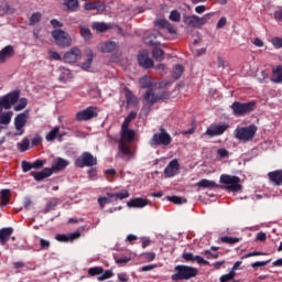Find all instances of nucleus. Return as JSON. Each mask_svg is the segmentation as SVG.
<instances>
[{
  "mask_svg": "<svg viewBox=\"0 0 282 282\" xmlns=\"http://www.w3.org/2000/svg\"><path fill=\"white\" fill-rule=\"evenodd\" d=\"M175 273L172 274V281H189V279H195L198 274V270L195 267H189L186 264H178L175 267Z\"/></svg>",
  "mask_w": 282,
  "mask_h": 282,
  "instance_id": "1",
  "label": "nucleus"
},
{
  "mask_svg": "<svg viewBox=\"0 0 282 282\" xmlns=\"http://www.w3.org/2000/svg\"><path fill=\"white\" fill-rule=\"evenodd\" d=\"M257 107V101H234L230 105V109L232 110V116L236 118H243V116H248V113H252L254 108Z\"/></svg>",
  "mask_w": 282,
  "mask_h": 282,
  "instance_id": "2",
  "label": "nucleus"
},
{
  "mask_svg": "<svg viewBox=\"0 0 282 282\" xmlns=\"http://www.w3.org/2000/svg\"><path fill=\"white\" fill-rule=\"evenodd\" d=\"M258 130L259 128L257 124L251 123L247 127H237L234 133L235 138L240 142H250L254 139V135H257Z\"/></svg>",
  "mask_w": 282,
  "mask_h": 282,
  "instance_id": "3",
  "label": "nucleus"
},
{
  "mask_svg": "<svg viewBox=\"0 0 282 282\" xmlns=\"http://www.w3.org/2000/svg\"><path fill=\"white\" fill-rule=\"evenodd\" d=\"M159 131L160 132H156L152 135L149 142L150 147H152L153 149H155V147H169V144L173 142V138L166 131V129L161 127Z\"/></svg>",
  "mask_w": 282,
  "mask_h": 282,
  "instance_id": "4",
  "label": "nucleus"
},
{
  "mask_svg": "<svg viewBox=\"0 0 282 282\" xmlns=\"http://www.w3.org/2000/svg\"><path fill=\"white\" fill-rule=\"evenodd\" d=\"M220 184H224L226 191H231V193H239L241 191V178L239 176L223 174L220 176Z\"/></svg>",
  "mask_w": 282,
  "mask_h": 282,
  "instance_id": "5",
  "label": "nucleus"
},
{
  "mask_svg": "<svg viewBox=\"0 0 282 282\" xmlns=\"http://www.w3.org/2000/svg\"><path fill=\"white\" fill-rule=\"evenodd\" d=\"M20 96L21 91L13 90L0 97V113L3 111V109H12V105H17Z\"/></svg>",
  "mask_w": 282,
  "mask_h": 282,
  "instance_id": "6",
  "label": "nucleus"
},
{
  "mask_svg": "<svg viewBox=\"0 0 282 282\" xmlns=\"http://www.w3.org/2000/svg\"><path fill=\"white\" fill-rule=\"evenodd\" d=\"M212 14L213 13H206L202 18L196 14L185 15L184 23H186V25H189L191 28H202L203 25H206V23H208V19H210Z\"/></svg>",
  "mask_w": 282,
  "mask_h": 282,
  "instance_id": "7",
  "label": "nucleus"
},
{
  "mask_svg": "<svg viewBox=\"0 0 282 282\" xmlns=\"http://www.w3.org/2000/svg\"><path fill=\"white\" fill-rule=\"evenodd\" d=\"M52 36L56 45H59V47H69V45H72V37L69 36V33L63 30H54L52 32Z\"/></svg>",
  "mask_w": 282,
  "mask_h": 282,
  "instance_id": "8",
  "label": "nucleus"
},
{
  "mask_svg": "<svg viewBox=\"0 0 282 282\" xmlns=\"http://www.w3.org/2000/svg\"><path fill=\"white\" fill-rule=\"evenodd\" d=\"M134 155L135 152L132 151L129 144L122 140H119L117 158H120V160H123L124 162H129Z\"/></svg>",
  "mask_w": 282,
  "mask_h": 282,
  "instance_id": "9",
  "label": "nucleus"
},
{
  "mask_svg": "<svg viewBox=\"0 0 282 282\" xmlns=\"http://www.w3.org/2000/svg\"><path fill=\"white\" fill-rule=\"evenodd\" d=\"M97 160L89 152H84L79 158L75 161V166L78 169H85V166H96Z\"/></svg>",
  "mask_w": 282,
  "mask_h": 282,
  "instance_id": "10",
  "label": "nucleus"
},
{
  "mask_svg": "<svg viewBox=\"0 0 282 282\" xmlns=\"http://www.w3.org/2000/svg\"><path fill=\"white\" fill-rule=\"evenodd\" d=\"M137 61L143 69H151L154 66L153 59L149 57V51L142 50L137 55Z\"/></svg>",
  "mask_w": 282,
  "mask_h": 282,
  "instance_id": "11",
  "label": "nucleus"
},
{
  "mask_svg": "<svg viewBox=\"0 0 282 282\" xmlns=\"http://www.w3.org/2000/svg\"><path fill=\"white\" fill-rule=\"evenodd\" d=\"M98 116V111L95 107L90 106L82 111L76 113V120L78 122H87V120H91V118H96Z\"/></svg>",
  "mask_w": 282,
  "mask_h": 282,
  "instance_id": "12",
  "label": "nucleus"
},
{
  "mask_svg": "<svg viewBox=\"0 0 282 282\" xmlns=\"http://www.w3.org/2000/svg\"><path fill=\"white\" fill-rule=\"evenodd\" d=\"M25 124H28V116L25 113H19L14 118V128L17 131L14 135H23L25 133Z\"/></svg>",
  "mask_w": 282,
  "mask_h": 282,
  "instance_id": "13",
  "label": "nucleus"
},
{
  "mask_svg": "<svg viewBox=\"0 0 282 282\" xmlns=\"http://www.w3.org/2000/svg\"><path fill=\"white\" fill-rule=\"evenodd\" d=\"M230 129V124L223 123V124H212L206 130V135H209V138H215L217 135H224L226 131Z\"/></svg>",
  "mask_w": 282,
  "mask_h": 282,
  "instance_id": "14",
  "label": "nucleus"
},
{
  "mask_svg": "<svg viewBox=\"0 0 282 282\" xmlns=\"http://www.w3.org/2000/svg\"><path fill=\"white\" fill-rule=\"evenodd\" d=\"M139 85L141 89H148L147 93L143 95V100H149L151 96H155V93H153V83L151 82V79H149V77H141L139 80Z\"/></svg>",
  "mask_w": 282,
  "mask_h": 282,
  "instance_id": "15",
  "label": "nucleus"
},
{
  "mask_svg": "<svg viewBox=\"0 0 282 282\" xmlns=\"http://www.w3.org/2000/svg\"><path fill=\"white\" fill-rule=\"evenodd\" d=\"M148 45H152V56L155 61L162 62L164 61V50L158 47L160 45H162V43L160 41H153V40H149Z\"/></svg>",
  "mask_w": 282,
  "mask_h": 282,
  "instance_id": "16",
  "label": "nucleus"
},
{
  "mask_svg": "<svg viewBox=\"0 0 282 282\" xmlns=\"http://www.w3.org/2000/svg\"><path fill=\"white\" fill-rule=\"evenodd\" d=\"M180 174V161L177 159H173L164 170L165 177H175V175Z\"/></svg>",
  "mask_w": 282,
  "mask_h": 282,
  "instance_id": "17",
  "label": "nucleus"
},
{
  "mask_svg": "<svg viewBox=\"0 0 282 282\" xmlns=\"http://www.w3.org/2000/svg\"><path fill=\"white\" fill-rule=\"evenodd\" d=\"M83 56V53L78 47H73L70 51L64 54V62L65 63H76L77 61H80V57Z\"/></svg>",
  "mask_w": 282,
  "mask_h": 282,
  "instance_id": "18",
  "label": "nucleus"
},
{
  "mask_svg": "<svg viewBox=\"0 0 282 282\" xmlns=\"http://www.w3.org/2000/svg\"><path fill=\"white\" fill-rule=\"evenodd\" d=\"M84 10L87 11H91V10H97V12H105V10H107V6L105 4V2L97 0V1H93V2H86L84 4Z\"/></svg>",
  "mask_w": 282,
  "mask_h": 282,
  "instance_id": "19",
  "label": "nucleus"
},
{
  "mask_svg": "<svg viewBox=\"0 0 282 282\" xmlns=\"http://www.w3.org/2000/svg\"><path fill=\"white\" fill-rule=\"evenodd\" d=\"M122 142H133L135 140V131L130 129L129 126H121V139Z\"/></svg>",
  "mask_w": 282,
  "mask_h": 282,
  "instance_id": "20",
  "label": "nucleus"
},
{
  "mask_svg": "<svg viewBox=\"0 0 282 282\" xmlns=\"http://www.w3.org/2000/svg\"><path fill=\"white\" fill-rule=\"evenodd\" d=\"M128 208H144L149 206V199L142 197H135L127 202Z\"/></svg>",
  "mask_w": 282,
  "mask_h": 282,
  "instance_id": "21",
  "label": "nucleus"
},
{
  "mask_svg": "<svg viewBox=\"0 0 282 282\" xmlns=\"http://www.w3.org/2000/svg\"><path fill=\"white\" fill-rule=\"evenodd\" d=\"M67 166H69V161L63 158H57L53 161L51 170L53 173H58V171H64Z\"/></svg>",
  "mask_w": 282,
  "mask_h": 282,
  "instance_id": "22",
  "label": "nucleus"
},
{
  "mask_svg": "<svg viewBox=\"0 0 282 282\" xmlns=\"http://www.w3.org/2000/svg\"><path fill=\"white\" fill-rule=\"evenodd\" d=\"M143 100L147 104L142 107L141 111L144 113V116H149V113H151L153 105H155L158 100H160V97H158L156 95H152L150 96V98Z\"/></svg>",
  "mask_w": 282,
  "mask_h": 282,
  "instance_id": "23",
  "label": "nucleus"
},
{
  "mask_svg": "<svg viewBox=\"0 0 282 282\" xmlns=\"http://www.w3.org/2000/svg\"><path fill=\"white\" fill-rule=\"evenodd\" d=\"M130 196L129 192L127 189H121L117 193H107V203L109 204V202H116L118 199L122 200V199H127Z\"/></svg>",
  "mask_w": 282,
  "mask_h": 282,
  "instance_id": "24",
  "label": "nucleus"
},
{
  "mask_svg": "<svg viewBox=\"0 0 282 282\" xmlns=\"http://www.w3.org/2000/svg\"><path fill=\"white\" fill-rule=\"evenodd\" d=\"M30 175L34 177L35 182H42L45 177H51V175H53V171L50 167H45L41 172H31Z\"/></svg>",
  "mask_w": 282,
  "mask_h": 282,
  "instance_id": "25",
  "label": "nucleus"
},
{
  "mask_svg": "<svg viewBox=\"0 0 282 282\" xmlns=\"http://www.w3.org/2000/svg\"><path fill=\"white\" fill-rule=\"evenodd\" d=\"M270 80L271 83H275V85H282V65L272 67V75Z\"/></svg>",
  "mask_w": 282,
  "mask_h": 282,
  "instance_id": "26",
  "label": "nucleus"
},
{
  "mask_svg": "<svg viewBox=\"0 0 282 282\" xmlns=\"http://www.w3.org/2000/svg\"><path fill=\"white\" fill-rule=\"evenodd\" d=\"M14 56V47L12 45H8L0 51V65L6 63L8 58H12Z\"/></svg>",
  "mask_w": 282,
  "mask_h": 282,
  "instance_id": "27",
  "label": "nucleus"
},
{
  "mask_svg": "<svg viewBox=\"0 0 282 282\" xmlns=\"http://www.w3.org/2000/svg\"><path fill=\"white\" fill-rule=\"evenodd\" d=\"M12 232L14 229L12 227H6L0 229V243L1 246H6L8 241H10V237H12Z\"/></svg>",
  "mask_w": 282,
  "mask_h": 282,
  "instance_id": "28",
  "label": "nucleus"
},
{
  "mask_svg": "<svg viewBox=\"0 0 282 282\" xmlns=\"http://www.w3.org/2000/svg\"><path fill=\"white\" fill-rule=\"evenodd\" d=\"M268 177L274 186H281L282 184V170H275L268 173Z\"/></svg>",
  "mask_w": 282,
  "mask_h": 282,
  "instance_id": "29",
  "label": "nucleus"
},
{
  "mask_svg": "<svg viewBox=\"0 0 282 282\" xmlns=\"http://www.w3.org/2000/svg\"><path fill=\"white\" fill-rule=\"evenodd\" d=\"M80 237V234L78 232H73L70 235H65V234H57L55 236L56 241H59L61 243H67V241H74V239H78Z\"/></svg>",
  "mask_w": 282,
  "mask_h": 282,
  "instance_id": "30",
  "label": "nucleus"
},
{
  "mask_svg": "<svg viewBox=\"0 0 282 282\" xmlns=\"http://www.w3.org/2000/svg\"><path fill=\"white\" fill-rule=\"evenodd\" d=\"M123 91H124V98H126L127 105H129V106L138 105V97H135V95H133V91H131L129 89V87L124 86Z\"/></svg>",
  "mask_w": 282,
  "mask_h": 282,
  "instance_id": "31",
  "label": "nucleus"
},
{
  "mask_svg": "<svg viewBox=\"0 0 282 282\" xmlns=\"http://www.w3.org/2000/svg\"><path fill=\"white\" fill-rule=\"evenodd\" d=\"M101 267H95L88 269V274L89 276H98L99 274H102L101 276L98 278V281H105L107 279V272Z\"/></svg>",
  "mask_w": 282,
  "mask_h": 282,
  "instance_id": "32",
  "label": "nucleus"
},
{
  "mask_svg": "<svg viewBox=\"0 0 282 282\" xmlns=\"http://www.w3.org/2000/svg\"><path fill=\"white\" fill-rule=\"evenodd\" d=\"M196 186H198V188H209V191H212V188H219V185L215 181H210L206 178L200 180L196 184Z\"/></svg>",
  "mask_w": 282,
  "mask_h": 282,
  "instance_id": "33",
  "label": "nucleus"
},
{
  "mask_svg": "<svg viewBox=\"0 0 282 282\" xmlns=\"http://www.w3.org/2000/svg\"><path fill=\"white\" fill-rule=\"evenodd\" d=\"M0 197H1V208H3V206H8L10 204V197H12V194L10 193V189H2L0 192Z\"/></svg>",
  "mask_w": 282,
  "mask_h": 282,
  "instance_id": "34",
  "label": "nucleus"
},
{
  "mask_svg": "<svg viewBox=\"0 0 282 282\" xmlns=\"http://www.w3.org/2000/svg\"><path fill=\"white\" fill-rule=\"evenodd\" d=\"M12 116H14L12 111L0 112V124H10Z\"/></svg>",
  "mask_w": 282,
  "mask_h": 282,
  "instance_id": "35",
  "label": "nucleus"
},
{
  "mask_svg": "<svg viewBox=\"0 0 282 282\" xmlns=\"http://www.w3.org/2000/svg\"><path fill=\"white\" fill-rule=\"evenodd\" d=\"M61 131V127L56 126L54 127L45 137L46 142H54L56 138H58V133Z\"/></svg>",
  "mask_w": 282,
  "mask_h": 282,
  "instance_id": "36",
  "label": "nucleus"
},
{
  "mask_svg": "<svg viewBox=\"0 0 282 282\" xmlns=\"http://www.w3.org/2000/svg\"><path fill=\"white\" fill-rule=\"evenodd\" d=\"M68 12H76L78 10V0H63Z\"/></svg>",
  "mask_w": 282,
  "mask_h": 282,
  "instance_id": "37",
  "label": "nucleus"
},
{
  "mask_svg": "<svg viewBox=\"0 0 282 282\" xmlns=\"http://www.w3.org/2000/svg\"><path fill=\"white\" fill-rule=\"evenodd\" d=\"M93 62H94V52L88 51V57L86 62L82 64V69H84L85 72H89V69L91 68Z\"/></svg>",
  "mask_w": 282,
  "mask_h": 282,
  "instance_id": "38",
  "label": "nucleus"
},
{
  "mask_svg": "<svg viewBox=\"0 0 282 282\" xmlns=\"http://www.w3.org/2000/svg\"><path fill=\"white\" fill-rule=\"evenodd\" d=\"M182 74H184V66H182L181 64H176L172 69V78H175V80H177V78L182 77Z\"/></svg>",
  "mask_w": 282,
  "mask_h": 282,
  "instance_id": "39",
  "label": "nucleus"
},
{
  "mask_svg": "<svg viewBox=\"0 0 282 282\" xmlns=\"http://www.w3.org/2000/svg\"><path fill=\"white\" fill-rule=\"evenodd\" d=\"M80 30V36L84 39V41H91V30L85 25L79 26Z\"/></svg>",
  "mask_w": 282,
  "mask_h": 282,
  "instance_id": "40",
  "label": "nucleus"
},
{
  "mask_svg": "<svg viewBox=\"0 0 282 282\" xmlns=\"http://www.w3.org/2000/svg\"><path fill=\"white\" fill-rule=\"evenodd\" d=\"M62 74L59 75L61 83H67V80H72L73 75L72 70L67 68H61Z\"/></svg>",
  "mask_w": 282,
  "mask_h": 282,
  "instance_id": "41",
  "label": "nucleus"
},
{
  "mask_svg": "<svg viewBox=\"0 0 282 282\" xmlns=\"http://www.w3.org/2000/svg\"><path fill=\"white\" fill-rule=\"evenodd\" d=\"M167 202H172V204H176L178 206H181L182 204H186V198L182 197V196H166Z\"/></svg>",
  "mask_w": 282,
  "mask_h": 282,
  "instance_id": "42",
  "label": "nucleus"
},
{
  "mask_svg": "<svg viewBox=\"0 0 282 282\" xmlns=\"http://www.w3.org/2000/svg\"><path fill=\"white\" fill-rule=\"evenodd\" d=\"M221 243H228L229 246H235V243H239L238 237L223 236L220 237Z\"/></svg>",
  "mask_w": 282,
  "mask_h": 282,
  "instance_id": "43",
  "label": "nucleus"
},
{
  "mask_svg": "<svg viewBox=\"0 0 282 282\" xmlns=\"http://www.w3.org/2000/svg\"><path fill=\"white\" fill-rule=\"evenodd\" d=\"M93 30L102 33V32H107V23L105 22H94L91 25Z\"/></svg>",
  "mask_w": 282,
  "mask_h": 282,
  "instance_id": "44",
  "label": "nucleus"
},
{
  "mask_svg": "<svg viewBox=\"0 0 282 282\" xmlns=\"http://www.w3.org/2000/svg\"><path fill=\"white\" fill-rule=\"evenodd\" d=\"M107 30H113L116 34H120L121 36H124V31L120 28V25L116 23H107Z\"/></svg>",
  "mask_w": 282,
  "mask_h": 282,
  "instance_id": "45",
  "label": "nucleus"
},
{
  "mask_svg": "<svg viewBox=\"0 0 282 282\" xmlns=\"http://www.w3.org/2000/svg\"><path fill=\"white\" fill-rule=\"evenodd\" d=\"M17 147L21 153H25V151L30 149V140L23 139L21 142L17 144Z\"/></svg>",
  "mask_w": 282,
  "mask_h": 282,
  "instance_id": "46",
  "label": "nucleus"
},
{
  "mask_svg": "<svg viewBox=\"0 0 282 282\" xmlns=\"http://www.w3.org/2000/svg\"><path fill=\"white\" fill-rule=\"evenodd\" d=\"M138 117V112L135 111H130L128 113V116L124 118L123 122H122V127H129V123L132 121V120H135V118Z\"/></svg>",
  "mask_w": 282,
  "mask_h": 282,
  "instance_id": "47",
  "label": "nucleus"
},
{
  "mask_svg": "<svg viewBox=\"0 0 282 282\" xmlns=\"http://www.w3.org/2000/svg\"><path fill=\"white\" fill-rule=\"evenodd\" d=\"M169 19L170 21H174V23H180V21H182V14L177 10H172Z\"/></svg>",
  "mask_w": 282,
  "mask_h": 282,
  "instance_id": "48",
  "label": "nucleus"
},
{
  "mask_svg": "<svg viewBox=\"0 0 282 282\" xmlns=\"http://www.w3.org/2000/svg\"><path fill=\"white\" fill-rule=\"evenodd\" d=\"M28 107V98H21L14 106V111H23Z\"/></svg>",
  "mask_w": 282,
  "mask_h": 282,
  "instance_id": "49",
  "label": "nucleus"
},
{
  "mask_svg": "<svg viewBox=\"0 0 282 282\" xmlns=\"http://www.w3.org/2000/svg\"><path fill=\"white\" fill-rule=\"evenodd\" d=\"M113 259L116 261V263L118 265H126V263H129V261L131 260V257H118V256H113Z\"/></svg>",
  "mask_w": 282,
  "mask_h": 282,
  "instance_id": "50",
  "label": "nucleus"
},
{
  "mask_svg": "<svg viewBox=\"0 0 282 282\" xmlns=\"http://www.w3.org/2000/svg\"><path fill=\"white\" fill-rule=\"evenodd\" d=\"M58 206V198H52L51 202L46 204L45 210L50 213V210H54Z\"/></svg>",
  "mask_w": 282,
  "mask_h": 282,
  "instance_id": "51",
  "label": "nucleus"
},
{
  "mask_svg": "<svg viewBox=\"0 0 282 282\" xmlns=\"http://www.w3.org/2000/svg\"><path fill=\"white\" fill-rule=\"evenodd\" d=\"M42 18L43 15L41 14V12L33 13L30 18V25H36V23H39Z\"/></svg>",
  "mask_w": 282,
  "mask_h": 282,
  "instance_id": "52",
  "label": "nucleus"
},
{
  "mask_svg": "<svg viewBox=\"0 0 282 282\" xmlns=\"http://www.w3.org/2000/svg\"><path fill=\"white\" fill-rule=\"evenodd\" d=\"M169 21L166 19H156L154 20L155 28H160V30H165Z\"/></svg>",
  "mask_w": 282,
  "mask_h": 282,
  "instance_id": "53",
  "label": "nucleus"
},
{
  "mask_svg": "<svg viewBox=\"0 0 282 282\" xmlns=\"http://www.w3.org/2000/svg\"><path fill=\"white\" fill-rule=\"evenodd\" d=\"M118 50V43L113 41L107 42V53L111 54V52H116Z\"/></svg>",
  "mask_w": 282,
  "mask_h": 282,
  "instance_id": "54",
  "label": "nucleus"
},
{
  "mask_svg": "<svg viewBox=\"0 0 282 282\" xmlns=\"http://www.w3.org/2000/svg\"><path fill=\"white\" fill-rule=\"evenodd\" d=\"M122 56V53L116 52L109 56L110 63H120V58Z\"/></svg>",
  "mask_w": 282,
  "mask_h": 282,
  "instance_id": "55",
  "label": "nucleus"
},
{
  "mask_svg": "<svg viewBox=\"0 0 282 282\" xmlns=\"http://www.w3.org/2000/svg\"><path fill=\"white\" fill-rule=\"evenodd\" d=\"M263 252L261 251H251V252H248L246 253L245 256L241 257V259H250V257H263Z\"/></svg>",
  "mask_w": 282,
  "mask_h": 282,
  "instance_id": "56",
  "label": "nucleus"
},
{
  "mask_svg": "<svg viewBox=\"0 0 282 282\" xmlns=\"http://www.w3.org/2000/svg\"><path fill=\"white\" fill-rule=\"evenodd\" d=\"M33 167V163H30L28 161H22V171L23 173H28L29 171H32Z\"/></svg>",
  "mask_w": 282,
  "mask_h": 282,
  "instance_id": "57",
  "label": "nucleus"
},
{
  "mask_svg": "<svg viewBox=\"0 0 282 282\" xmlns=\"http://www.w3.org/2000/svg\"><path fill=\"white\" fill-rule=\"evenodd\" d=\"M267 263H270V260H265V261H256L251 264V268H253V270H258V268H263L265 267Z\"/></svg>",
  "mask_w": 282,
  "mask_h": 282,
  "instance_id": "58",
  "label": "nucleus"
},
{
  "mask_svg": "<svg viewBox=\"0 0 282 282\" xmlns=\"http://www.w3.org/2000/svg\"><path fill=\"white\" fill-rule=\"evenodd\" d=\"M182 258L184 259V261L188 262V261H195V256L193 254V252H186L184 251L182 254Z\"/></svg>",
  "mask_w": 282,
  "mask_h": 282,
  "instance_id": "59",
  "label": "nucleus"
},
{
  "mask_svg": "<svg viewBox=\"0 0 282 282\" xmlns=\"http://www.w3.org/2000/svg\"><path fill=\"white\" fill-rule=\"evenodd\" d=\"M51 246V242L50 240H45L43 238H40V247H41V250H47Z\"/></svg>",
  "mask_w": 282,
  "mask_h": 282,
  "instance_id": "60",
  "label": "nucleus"
},
{
  "mask_svg": "<svg viewBox=\"0 0 282 282\" xmlns=\"http://www.w3.org/2000/svg\"><path fill=\"white\" fill-rule=\"evenodd\" d=\"M217 154L219 155V158H228L230 155V152H228V150L226 148H220L217 150Z\"/></svg>",
  "mask_w": 282,
  "mask_h": 282,
  "instance_id": "61",
  "label": "nucleus"
},
{
  "mask_svg": "<svg viewBox=\"0 0 282 282\" xmlns=\"http://www.w3.org/2000/svg\"><path fill=\"white\" fill-rule=\"evenodd\" d=\"M41 142H43V138L39 134H36L32 140H31V144L32 147H39V144H41Z\"/></svg>",
  "mask_w": 282,
  "mask_h": 282,
  "instance_id": "62",
  "label": "nucleus"
},
{
  "mask_svg": "<svg viewBox=\"0 0 282 282\" xmlns=\"http://www.w3.org/2000/svg\"><path fill=\"white\" fill-rule=\"evenodd\" d=\"M226 23H227L226 17L220 18L216 24V29L221 30V28H226Z\"/></svg>",
  "mask_w": 282,
  "mask_h": 282,
  "instance_id": "63",
  "label": "nucleus"
},
{
  "mask_svg": "<svg viewBox=\"0 0 282 282\" xmlns=\"http://www.w3.org/2000/svg\"><path fill=\"white\" fill-rule=\"evenodd\" d=\"M273 18L275 19V21H282V8L274 11Z\"/></svg>",
  "mask_w": 282,
  "mask_h": 282,
  "instance_id": "64",
  "label": "nucleus"
}]
</instances>
